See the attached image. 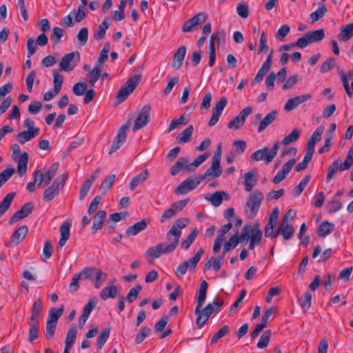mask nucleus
<instances>
[{
    "label": "nucleus",
    "instance_id": "79ce46f5",
    "mask_svg": "<svg viewBox=\"0 0 353 353\" xmlns=\"http://www.w3.org/2000/svg\"><path fill=\"white\" fill-rule=\"evenodd\" d=\"M194 128L192 125L187 127L183 130L180 134L176 137V141L181 143H187L190 141V139L193 133Z\"/></svg>",
    "mask_w": 353,
    "mask_h": 353
},
{
    "label": "nucleus",
    "instance_id": "6e6d98bb",
    "mask_svg": "<svg viewBox=\"0 0 353 353\" xmlns=\"http://www.w3.org/2000/svg\"><path fill=\"white\" fill-rule=\"evenodd\" d=\"M230 330L228 325H223L217 332H216L212 337L210 341L211 345H215L218 341L225 336Z\"/></svg>",
    "mask_w": 353,
    "mask_h": 353
},
{
    "label": "nucleus",
    "instance_id": "72a5a7b5",
    "mask_svg": "<svg viewBox=\"0 0 353 353\" xmlns=\"http://www.w3.org/2000/svg\"><path fill=\"white\" fill-rule=\"evenodd\" d=\"M203 252V249L200 248L192 257H191L189 260L183 262L182 263H186L187 270L189 268L190 271H194L196 267L197 263L200 261Z\"/></svg>",
    "mask_w": 353,
    "mask_h": 353
},
{
    "label": "nucleus",
    "instance_id": "f257e3e1",
    "mask_svg": "<svg viewBox=\"0 0 353 353\" xmlns=\"http://www.w3.org/2000/svg\"><path fill=\"white\" fill-rule=\"evenodd\" d=\"M188 221L187 218L176 219L171 229L166 233V239L171 241L170 243H161L150 247L145 252V257L150 261L159 258L164 254L174 252L179 243L181 230L186 226V223Z\"/></svg>",
    "mask_w": 353,
    "mask_h": 353
},
{
    "label": "nucleus",
    "instance_id": "f8f14e48",
    "mask_svg": "<svg viewBox=\"0 0 353 353\" xmlns=\"http://www.w3.org/2000/svg\"><path fill=\"white\" fill-rule=\"evenodd\" d=\"M75 55H77L79 58L80 57V54L78 51L72 52L65 54L59 63L60 70L65 72L72 71L76 65V63L74 61Z\"/></svg>",
    "mask_w": 353,
    "mask_h": 353
},
{
    "label": "nucleus",
    "instance_id": "2eb2a0df",
    "mask_svg": "<svg viewBox=\"0 0 353 353\" xmlns=\"http://www.w3.org/2000/svg\"><path fill=\"white\" fill-rule=\"evenodd\" d=\"M312 98L311 94H305L301 96H297L294 98L289 99L284 105V110L287 112H290L295 109L301 103L310 99Z\"/></svg>",
    "mask_w": 353,
    "mask_h": 353
},
{
    "label": "nucleus",
    "instance_id": "8fccbe9b",
    "mask_svg": "<svg viewBox=\"0 0 353 353\" xmlns=\"http://www.w3.org/2000/svg\"><path fill=\"white\" fill-rule=\"evenodd\" d=\"M254 226L252 227L250 225H245L242 228L241 235H238V239L239 240V241H248L251 236L250 234H252Z\"/></svg>",
    "mask_w": 353,
    "mask_h": 353
},
{
    "label": "nucleus",
    "instance_id": "338daca9",
    "mask_svg": "<svg viewBox=\"0 0 353 353\" xmlns=\"http://www.w3.org/2000/svg\"><path fill=\"white\" fill-rule=\"evenodd\" d=\"M15 170L13 168L5 169L0 173V188L12 176Z\"/></svg>",
    "mask_w": 353,
    "mask_h": 353
},
{
    "label": "nucleus",
    "instance_id": "a211bd4d",
    "mask_svg": "<svg viewBox=\"0 0 353 353\" xmlns=\"http://www.w3.org/2000/svg\"><path fill=\"white\" fill-rule=\"evenodd\" d=\"M186 54V47L182 46L178 48L173 56L172 67L175 70H179L183 65V60Z\"/></svg>",
    "mask_w": 353,
    "mask_h": 353
},
{
    "label": "nucleus",
    "instance_id": "09e8293b",
    "mask_svg": "<svg viewBox=\"0 0 353 353\" xmlns=\"http://www.w3.org/2000/svg\"><path fill=\"white\" fill-rule=\"evenodd\" d=\"M141 290L142 287L139 284L132 288L128 292L126 297H125L127 301L130 303L134 302L137 299Z\"/></svg>",
    "mask_w": 353,
    "mask_h": 353
},
{
    "label": "nucleus",
    "instance_id": "774afa93",
    "mask_svg": "<svg viewBox=\"0 0 353 353\" xmlns=\"http://www.w3.org/2000/svg\"><path fill=\"white\" fill-rule=\"evenodd\" d=\"M336 65V61L334 58H329L327 60H325L323 64L321 65L320 68V72L321 73H325L334 68Z\"/></svg>",
    "mask_w": 353,
    "mask_h": 353
},
{
    "label": "nucleus",
    "instance_id": "ea45409f",
    "mask_svg": "<svg viewBox=\"0 0 353 353\" xmlns=\"http://www.w3.org/2000/svg\"><path fill=\"white\" fill-rule=\"evenodd\" d=\"M115 178L116 176L114 174L108 175L102 181L99 190L103 194H105L108 192V190H109L112 188L115 180Z\"/></svg>",
    "mask_w": 353,
    "mask_h": 353
},
{
    "label": "nucleus",
    "instance_id": "9d476101",
    "mask_svg": "<svg viewBox=\"0 0 353 353\" xmlns=\"http://www.w3.org/2000/svg\"><path fill=\"white\" fill-rule=\"evenodd\" d=\"M252 112V108L251 106H247L243 108L240 113L234 119H232L228 125L230 129H239L243 125L246 118Z\"/></svg>",
    "mask_w": 353,
    "mask_h": 353
},
{
    "label": "nucleus",
    "instance_id": "7ed1b4c3",
    "mask_svg": "<svg viewBox=\"0 0 353 353\" xmlns=\"http://www.w3.org/2000/svg\"><path fill=\"white\" fill-rule=\"evenodd\" d=\"M263 194L259 190H255L251 192L244 206V211L250 219L254 218L263 201Z\"/></svg>",
    "mask_w": 353,
    "mask_h": 353
},
{
    "label": "nucleus",
    "instance_id": "69168bd1",
    "mask_svg": "<svg viewBox=\"0 0 353 353\" xmlns=\"http://www.w3.org/2000/svg\"><path fill=\"white\" fill-rule=\"evenodd\" d=\"M97 303V299L95 296L92 297L88 301V303L84 306L82 315L87 317L90 316V314Z\"/></svg>",
    "mask_w": 353,
    "mask_h": 353
},
{
    "label": "nucleus",
    "instance_id": "ddd939ff",
    "mask_svg": "<svg viewBox=\"0 0 353 353\" xmlns=\"http://www.w3.org/2000/svg\"><path fill=\"white\" fill-rule=\"evenodd\" d=\"M34 209V204L32 202H28L23 205L21 209L17 211L11 216L9 220L10 224H13L18 222L21 219L26 218L30 214L32 213Z\"/></svg>",
    "mask_w": 353,
    "mask_h": 353
},
{
    "label": "nucleus",
    "instance_id": "864d4df0",
    "mask_svg": "<svg viewBox=\"0 0 353 353\" xmlns=\"http://www.w3.org/2000/svg\"><path fill=\"white\" fill-rule=\"evenodd\" d=\"M314 153H312L305 150L303 160L299 163L296 166V171L300 172L307 168L308 163L311 161Z\"/></svg>",
    "mask_w": 353,
    "mask_h": 353
},
{
    "label": "nucleus",
    "instance_id": "4c0bfd02",
    "mask_svg": "<svg viewBox=\"0 0 353 353\" xmlns=\"http://www.w3.org/2000/svg\"><path fill=\"white\" fill-rule=\"evenodd\" d=\"M28 325L30 326L28 341L30 342H32L33 341L36 340L39 336V321H29Z\"/></svg>",
    "mask_w": 353,
    "mask_h": 353
},
{
    "label": "nucleus",
    "instance_id": "393cba45",
    "mask_svg": "<svg viewBox=\"0 0 353 353\" xmlns=\"http://www.w3.org/2000/svg\"><path fill=\"white\" fill-rule=\"evenodd\" d=\"M43 309V301L41 298L37 299L31 307V316L29 321H39V317Z\"/></svg>",
    "mask_w": 353,
    "mask_h": 353
},
{
    "label": "nucleus",
    "instance_id": "cd10ccee",
    "mask_svg": "<svg viewBox=\"0 0 353 353\" xmlns=\"http://www.w3.org/2000/svg\"><path fill=\"white\" fill-rule=\"evenodd\" d=\"M258 181V176L254 173L253 171L246 172L244 174V187L245 190L247 192H251L254 186Z\"/></svg>",
    "mask_w": 353,
    "mask_h": 353
},
{
    "label": "nucleus",
    "instance_id": "dca6fc26",
    "mask_svg": "<svg viewBox=\"0 0 353 353\" xmlns=\"http://www.w3.org/2000/svg\"><path fill=\"white\" fill-rule=\"evenodd\" d=\"M325 128L323 125H319L314 130L310 138L308 139L305 150L314 153L315 145L321 139V135L323 133Z\"/></svg>",
    "mask_w": 353,
    "mask_h": 353
},
{
    "label": "nucleus",
    "instance_id": "f3484780",
    "mask_svg": "<svg viewBox=\"0 0 353 353\" xmlns=\"http://www.w3.org/2000/svg\"><path fill=\"white\" fill-rule=\"evenodd\" d=\"M294 231L293 225L280 223L274 236L281 235L285 240H290L293 236Z\"/></svg>",
    "mask_w": 353,
    "mask_h": 353
},
{
    "label": "nucleus",
    "instance_id": "aec40b11",
    "mask_svg": "<svg viewBox=\"0 0 353 353\" xmlns=\"http://www.w3.org/2000/svg\"><path fill=\"white\" fill-rule=\"evenodd\" d=\"M107 216L105 210H99L94 216L93 222L92 225V230L93 232H97L98 230L103 228V222Z\"/></svg>",
    "mask_w": 353,
    "mask_h": 353
},
{
    "label": "nucleus",
    "instance_id": "a18cd8bd",
    "mask_svg": "<svg viewBox=\"0 0 353 353\" xmlns=\"http://www.w3.org/2000/svg\"><path fill=\"white\" fill-rule=\"evenodd\" d=\"M209 157L208 153H203L198 156L193 162L188 164V172L194 171L196 168L204 162Z\"/></svg>",
    "mask_w": 353,
    "mask_h": 353
},
{
    "label": "nucleus",
    "instance_id": "5fc2aeb1",
    "mask_svg": "<svg viewBox=\"0 0 353 353\" xmlns=\"http://www.w3.org/2000/svg\"><path fill=\"white\" fill-rule=\"evenodd\" d=\"M223 195L226 196L227 194L225 192L216 191L213 193L209 199H209L214 206L218 207L221 204L223 201Z\"/></svg>",
    "mask_w": 353,
    "mask_h": 353
},
{
    "label": "nucleus",
    "instance_id": "1a4fd4ad",
    "mask_svg": "<svg viewBox=\"0 0 353 353\" xmlns=\"http://www.w3.org/2000/svg\"><path fill=\"white\" fill-rule=\"evenodd\" d=\"M130 127V121L123 125L118 130L117 136L113 141L109 154H112L119 150L126 140V132Z\"/></svg>",
    "mask_w": 353,
    "mask_h": 353
},
{
    "label": "nucleus",
    "instance_id": "6ab92c4d",
    "mask_svg": "<svg viewBox=\"0 0 353 353\" xmlns=\"http://www.w3.org/2000/svg\"><path fill=\"white\" fill-rule=\"evenodd\" d=\"M71 227L70 221H65L60 226L61 238L59 241L57 249L61 248L66 243L70 237V230Z\"/></svg>",
    "mask_w": 353,
    "mask_h": 353
},
{
    "label": "nucleus",
    "instance_id": "4d7b16f0",
    "mask_svg": "<svg viewBox=\"0 0 353 353\" xmlns=\"http://www.w3.org/2000/svg\"><path fill=\"white\" fill-rule=\"evenodd\" d=\"M300 305L305 311L307 310L312 304V294L309 292H305L303 297L299 299Z\"/></svg>",
    "mask_w": 353,
    "mask_h": 353
},
{
    "label": "nucleus",
    "instance_id": "6e6552de",
    "mask_svg": "<svg viewBox=\"0 0 353 353\" xmlns=\"http://www.w3.org/2000/svg\"><path fill=\"white\" fill-rule=\"evenodd\" d=\"M151 106L149 104H146L143 106L140 112L137 117L132 130L136 132L139 129L144 128L149 122L150 112Z\"/></svg>",
    "mask_w": 353,
    "mask_h": 353
},
{
    "label": "nucleus",
    "instance_id": "0e129e2a",
    "mask_svg": "<svg viewBox=\"0 0 353 353\" xmlns=\"http://www.w3.org/2000/svg\"><path fill=\"white\" fill-rule=\"evenodd\" d=\"M342 203L339 201V200L336 198L333 199L332 201H329L327 203V211L330 213H334L339 211L342 208Z\"/></svg>",
    "mask_w": 353,
    "mask_h": 353
},
{
    "label": "nucleus",
    "instance_id": "f704fd0d",
    "mask_svg": "<svg viewBox=\"0 0 353 353\" xmlns=\"http://www.w3.org/2000/svg\"><path fill=\"white\" fill-rule=\"evenodd\" d=\"M334 229V225L327 221L321 222L319 226L317 234L320 237H325Z\"/></svg>",
    "mask_w": 353,
    "mask_h": 353
},
{
    "label": "nucleus",
    "instance_id": "473e14b6",
    "mask_svg": "<svg viewBox=\"0 0 353 353\" xmlns=\"http://www.w3.org/2000/svg\"><path fill=\"white\" fill-rule=\"evenodd\" d=\"M77 329L76 327H70L67 333L64 351L70 352V348L74 345L77 337Z\"/></svg>",
    "mask_w": 353,
    "mask_h": 353
},
{
    "label": "nucleus",
    "instance_id": "b1692460",
    "mask_svg": "<svg viewBox=\"0 0 353 353\" xmlns=\"http://www.w3.org/2000/svg\"><path fill=\"white\" fill-rule=\"evenodd\" d=\"M39 133V128H35L34 130L23 131L17 135V140L21 144H24L27 141H30Z\"/></svg>",
    "mask_w": 353,
    "mask_h": 353
},
{
    "label": "nucleus",
    "instance_id": "c756f323",
    "mask_svg": "<svg viewBox=\"0 0 353 353\" xmlns=\"http://www.w3.org/2000/svg\"><path fill=\"white\" fill-rule=\"evenodd\" d=\"M353 37V23H349L341 28V31L338 35L340 41L343 42L348 41Z\"/></svg>",
    "mask_w": 353,
    "mask_h": 353
},
{
    "label": "nucleus",
    "instance_id": "603ef678",
    "mask_svg": "<svg viewBox=\"0 0 353 353\" xmlns=\"http://www.w3.org/2000/svg\"><path fill=\"white\" fill-rule=\"evenodd\" d=\"M310 179L311 176L310 174H307L304 176V178L300 181L299 185L294 188L293 190V194L294 196H298L301 194V192L305 189V186L309 183Z\"/></svg>",
    "mask_w": 353,
    "mask_h": 353
},
{
    "label": "nucleus",
    "instance_id": "58836bf2",
    "mask_svg": "<svg viewBox=\"0 0 353 353\" xmlns=\"http://www.w3.org/2000/svg\"><path fill=\"white\" fill-rule=\"evenodd\" d=\"M109 26L110 24L106 21V20H103L95 30L94 33V39L95 40L102 39L105 37L106 30L108 29Z\"/></svg>",
    "mask_w": 353,
    "mask_h": 353
},
{
    "label": "nucleus",
    "instance_id": "4468645a",
    "mask_svg": "<svg viewBox=\"0 0 353 353\" xmlns=\"http://www.w3.org/2000/svg\"><path fill=\"white\" fill-rule=\"evenodd\" d=\"M222 170L221 168L220 162L216 159V160L212 159V164L210 168H208L203 174H201V179L203 180H210V179L219 177L221 174Z\"/></svg>",
    "mask_w": 353,
    "mask_h": 353
},
{
    "label": "nucleus",
    "instance_id": "49530a36",
    "mask_svg": "<svg viewBox=\"0 0 353 353\" xmlns=\"http://www.w3.org/2000/svg\"><path fill=\"white\" fill-rule=\"evenodd\" d=\"M327 10L325 5L321 4L317 10L314 12H312L310 14V17L312 19V22H316L320 20L324 14L327 12Z\"/></svg>",
    "mask_w": 353,
    "mask_h": 353
},
{
    "label": "nucleus",
    "instance_id": "423d86ee",
    "mask_svg": "<svg viewBox=\"0 0 353 353\" xmlns=\"http://www.w3.org/2000/svg\"><path fill=\"white\" fill-rule=\"evenodd\" d=\"M141 75L135 74L129 78L117 94L116 99L119 103L123 102L127 97L135 90L141 81Z\"/></svg>",
    "mask_w": 353,
    "mask_h": 353
},
{
    "label": "nucleus",
    "instance_id": "20e7f679",
    "mask_svg": "<svg viewBox=\"0 0 353 353\" xmlns=\"http://www.w3.org/2000/svg\"><path fill=\"white\" fill-rule=\"evenodd\" d=\"M68 174H62L57 177L52 185L45 190L43 194V199L50 202L59 195L60 190L64 187Z\"/></svg>",
    "mask_w": 353,
    "mask_h": 353
},
{
    "label": "nucleus",
    "instance_id": "0eeeda50",
    "mask_svg": "<svg viewBox=\"0 0 353 353\" xmlns=\"http://www.w3.org/2000/svg\"><path fill=\"white\" fill-rule=\"evenodd\" d=\"M203 181L201 175H192L183 181L176 188L175 192L178 194H184L194 190Z\"/></svg>",
    "mask_w": 353,
    "mask_h": 353
},
{
    "label": "nucleus",
    "instance_id": "c85d7f7f",
    "mask_svg": "<svg viewBox=\"0 0 353 353\" xmlns=\"http://www.w3.org/2000/svg\"><path fill=\"white\" fill-rule=\"evenodd\" d=\"M118 288L114 285H112L106 286L101 290L100 292V298L103 300H106L110 298L114 299L118 296Z\"/></svg>",
    "mask_w": 353,
    "mask_h": 353
},
{
    "label": "nucleus",
    "instance_id": "e2e57ef3",
    "mask_svg": "<svg viewBox=\"0 0 353 353\" xmlns=\"http://www.w3.org/2000/svg\"><path fill=\"white\" fill-rule=\"evenodd\" d=\"M338 171H339V159H336L332 164H330V166L328 167L326 182L329 183Z\"/></svg>",
    "mask_w": 353,
    "mask_h": 353
},
{
    "label": "nucleus",
    "instance_id": "3c124183",
    "mask_svg": "<svg viewBox=\"0 0 353 353\" xmlns=\"http://www.w3.org/2000/svg\"><path fill=\"white\" fill-rule=\"evenodd\" d=\"M271 330H265L263 334L261 336L259 342L257 343V347L259 349H263L266 347L270 342L271 337Z\"/></svg>",
    "mask_w": 353,
    "mask_h": 353
},
{
    "label": "nucleus",
    "instance_id": "bb28decb",
    "mask_svg": "<svg viewBox=\"0 0 353 353\" xmlns=\"http://www.w3.org/2000/svg\"><path fill=\"white\" fill-rule=\"evenodd\" d=\"M277 115V111L276 110H272L270 112H269L259 123V125L257 130V132L259 133L262 132L264 131L266 128L272 124L274 121L276 119Z\"/></svg>",
    "mask_w": 353,
    "mask_h": 353
},
{
    "label": "nucleus",
    "instance_id": "052dcab7",
    "mask_svg": "<svg viewBox=\"0 0 353 353\" xmlns=\"http://www.w3.org/2000/svg\"><path fill=\"white\" fill-rule=\"evenodd\" d=\"M110 50V45L109 43H105L103 47V49L100 52L99 57L98 58L97 63V65H99L101 66V65L107 61L108 58V52Z\"/></svg>",
    "mask_w": 353,
    "mask_h": 353
},
{
    "label": "nucleus",
    "instance_id": "7c9ffc66",
    "mask_svg": "<svg viewBox=\"0 0 353 353\" xmlns=\"http://www.w3.org/2000/svg\"><path fill=\"white\" fill-rule=\"evenodd\" d=\"M15 196V192H10L7 194L3 200L0 202V217L8 210Z\"/></svg>",
    "mask_w": 353,
    "mask_h": 353
},
{
    "label": "nucleus",
    "instance_id": "5701e85b",
    "mask_svg": "<svg viewBox=\"0 0 353 353\" xmlns=\"http://www.w3.org/2000/svg\"><path fill=\"white\" fill-rule=\"evenodd\" d=\"M188 157H179L176 162L170 168V174L175 176L182 170H185L188 172Z\"/></svg>",
    "mask_w": 353,
    "mask_h": 353
},
{
    "label": "nucleus",
    "instance_id": "e433bc0d",
    "mask_svg": "<svg viewBox=\"0 0 353 353\" xmlns=\"http://www.w3.org/2000/svg\"><path fill=\"white\" fill-rule=\"evenodd\" d=\"M64 310L63 305L59 308L52 307L49 311V315L47 321L57 323L58 319L61 316Z\"/></svg>",
    "mask_w": 353,
    "mask_h": 353
},
{
    "label": "nucleus",
    "instance_id": "9b49d317",
    "mask_svg": "<svg viewBox=\"0 0 353 353\" xmlns=\"http://www.w3.org/2000/svg\"><path fill=\"white\" fill-rule=\"evenodd\" d=\"M28 232V228L27 225H21L14 231L10 239L8 242L5 243L6 247L16 246L20 243L23 239L26 236Z\"/></svg>",
    "mask_w": 353,
    "mask_h": 353
},
{
    "label": "nucleus",
    "instance_id": "13d9d810",
    "mask_svg": "<svg viewBox=\"0 0 353 353\" xmlns=\"http://www.w3.org/2000/svg\"><path fill=\"white\" fill-rule=\"evenodd\" d=\"M94 277L95 278L94 287L99 289L101 287L103 282L107 279L108 274L102 272L101 270L97 269Z\"/></svg>",
    "mask_w": 353,
    "mask_h": 353
},
{
    "label": "nucleus",
    "instance_id": "a878e982",
    "mask_svg": "<svg viewBox=\"0 0 353 353\" xmlns=\"http://www.w3.org/2000/svg\"><path fill=\"white\" fill-rule=\"evenodd\" d=\"M34 181H37V178H40L37 187H40L42 183L49 184L51 180L54 178V175L48 170L44 173L41 170H35L34 174Z\"/></svg>",
    "mask_w": 353,
    "mask_h": 353
},
{
    "label": "nucleus",
    "instance_id": "4be33fe9",
    "mask_svg": "<svg viewBox=\"0 0 353 353\" xmlns=\"http://www.w3.org/2000/svg\"><path fill=\"white\" fill-rule=\"evenodd\" d=\"M148 224V221L145 219H142L141 221H139L128 228L125 231V234L128 236H135L138 233L146 229Z\"/></svg>",
    "mask_w": 353,
    "mask_h": 353
},
{
    "label": "nucleus",
    "instance_id": "2f4dec72",
    "mask_svg": "<svg viewBox=\"0 0 353 353\" xmlns=\"http://www.w3.org/2000/svg\"><path fill=\"white\" fill-rule=\"evenodd\" d=\"M149 176V171L148 169L143 170L139 174L134 176L130 183L129 188L130 190H134L137 186L143 183Z\"/></svg>",
    "mask_w": 353,
    "mask_h": 353
},
{
    "label": "nucleus",
    "instance_id": "de8ad7c7",
    "mask_svg": "<svg viewBox=\"0 0 353 353\" xmlns=\"http://www.w3.org/2000/svg\"><path fill=\"white\" fill-rule=\"evenodd\" d=\"M300 135V130L297 128H294L292 130L290 134L283 138L282 140V143L285 145H288L291 143L295 142L299 139Z\"/></svg>",
    "mask_w": 353,
    "mask_h": 353
},
{
    "label": "nucleus",
    "instance_id": "a19ab883",
    "mask_svg": "<svg viewBox=\"0 0 353 353\" xmlns=\"http://www.w3.org/2000/svg\"><path fill=\"white\" fill-rule=\"evenodd\" d=\"M110 330L109 327H105L102 330L97 337V346L99 350L101 349L106 343L109 338Z\"/></svg>",
    "mask_w": 353,
    "mask_h": 353
},
{
    "label": "nucleus",
    "instance_id": "37998d69",
    "mask_svg": "<svg viewBox=\"0 0 353 353\" xmlns=\"http://www.w3.org/2000/svg\"><path fill=\"white\" fill-rule=\"evenodd\" d=\"M97 269L98 268L94 267L85 268L78 274L81 279L92 280Z\"/></svg>",
    "mask_w": 353,
    "mask_h": 353
},
{
    "label": "nucleus",
    "instance_id": "bf43d9fd",
    "mask_svg": "<svg viewBox=\"0 0 353 353\" xmlns=\"http://www.w3.org/2000/svg\"><path fill=\"white\" fill-rule=\"evenodd\" d=\"M101 73V66L99 65H95L94 68L89 72L88 76L90 77V83L91 85H94L95 83L98 81L100 77Z\"/></svg>",
    "mask_w": 353,
    "mask_h": 353
},
{
    "label": "nucleus",
    "instance_id": "680f3d73",
    "mask_svg": "<svg viewBox=\"0 0 353 353\" xmlns=\"http://www.w3.org/2000/svg\"><path fill=\"white\" fill-rule=\"evenodd\" d=\"M263 232L259 229V224H255L254 225V230L252 231V234L250 236V240L255 243L256 245H259L261 243V241L262 239Z\"/></svg>",
    "mask_w": 353,
    "mask_h": 353
},
{
    "label": "nucleus",
    "instance_id": "f03ea898",
    "mask_svg": "<svg viewBox=\"0 0 353 353\" xmlns=\"http://www.w3.org/2000/svg\"><path fill=\"white\" fill-rule=\"evenodd\" d=\"M208 284L206 281L203 280L201 282L197 299L196 305L194 310V314L197 316L196 324L200 328L203 326L208 321L210 316L216 310H219L224 303L222 298H218L216 301L209 303L203 310L201 307L205 301Z\"/></svg>",
    "mask_w": 353,
    "mask_h": 353
},
{
    "label": "nucleus",
    "instance_id": "c9c22d12",
    "mask_svg": "<svg viewBox=\"0 0 353 353\" xmlns=\"http://www.w3.org/2000/svg\"><path fill=\"white\" fill-rule=\"evenodd\" d=\"M305 34H307L310 43L319 42L322 41L325 37V32L323 29L308 31Z\"/></svg>",
    "mask_w": 353,
    "mask_h": 353
},
{
    "label": "nucleus",
    "instance_id": "c03bdc74",
    "mask_svg": "<svg viewBox=\"0 0 353 353\" xmlns=\"http://www.w3.org/2000/svg\"><path fill=\"white\" fill-rule=\"evenodd\" d=\"M198 235V230L196 228H194L191 233H190L188 236L184 239L181 244V246L184 250H188L192 243L194 241L196 236Z\"/></svg>",
    "mask_w": 353,
    "mask_h": 353
},
{
    "label": "nucleus",
    "instance_id": "412c9836",
    "mask_svg": "<svg viewBox=\"0 0 353 353\" xmlns=\"http://www.w3.org/2000/svg\"><path fill=\"white\" fill-rule=\"evenodd\" d=\"M14 160L17 161V172L19 174L22 176L27 171V165L28 162V152H23L17 159L14 157Z\"/></svg>",
    "mask_w": 353,
    "mask_h": 353
},
{
    "label": "nucleus",
    "instance_id": "39448f33",
    "mask_svg": "<svg viewBox=\"0 0 353 353\" xmlns=\"http://www.w3.org/2000/svg\"><path fill=\"white\" fill-rule=\"evenodd\" d=\"M279 149V142L276 141L273 147L269 151L268 147H264L262 149L255 151L251 154L250 159L255 161L264 160L266 164L272 161L278 153Z\"/></svg>",
    "mask_w": 353,
    "mask_h": 353
}]
</instances>
